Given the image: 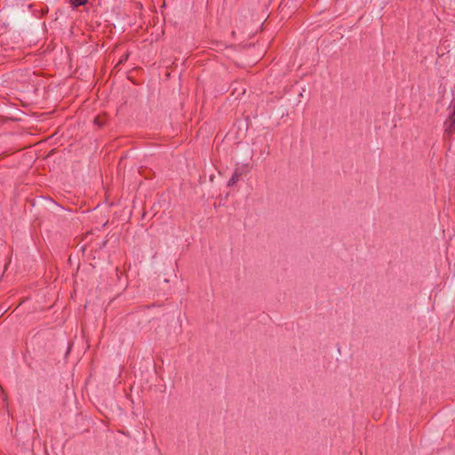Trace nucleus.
<instances>
[{"instance_id": "f257e3e1", "label": "nucleus", "mask_w": 455, "mask_h": 455, "mask_svg": "<svg viewBox=\"0 0 455 455\" xmlns=\"http://www.w3.org/2000/svg\"><path fill=\"white\" fill-rule=\"evenodd\" d=\"M87 0H71V4L74 6H80L84 4Z\"/></svg>"}, {"instance_id": "f03ea898", "label": "nucleus", "mask_w": 455, "mask_h": 455, "mask_svg": "<svg viewBox=\"0 0 455 455\" xmlns=\"http://www.w3.org/2000/svg\"><path fill=\"white\" fill-rule=\"evenodd\" d=\"M237 180H238L237 174L234 173L233 176L231 177V179L228 181V185L230 186V185L235 184L237 181Z\"/></svg>"}]
</instances>
